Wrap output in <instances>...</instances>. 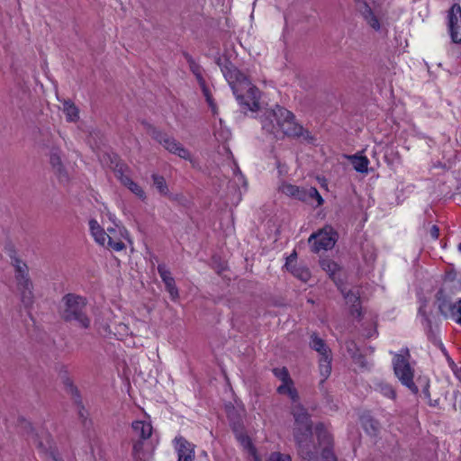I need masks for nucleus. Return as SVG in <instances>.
I'll list each match as a JSON object with an SVG mask.
<instances>
[{"instance_id": "nucleus-1", "label": "nucleus", "mask_w": 461, "mask_h": 461, "mask_svg": "<svg viewBox=\"0 0 461 461\" xmlns=\"http://www.w3.org/2000/svg\"><path fill=\"white\" fill-rule=\"evenodd\" d=\"M222 75L229 83L238 103L246 110L255 112L259 109L260 92L250 80L229 59H216Z\"/></svg>"}, {"instance_id": "nucleus-2", "label": "nucleus", "mask_w": 461, "mask_h": 461, "mask_svg": "<svg viewBox=\"0 0 461 461\" xmlns=\"http://www.w3.org/2000/svg\"><path fill=\"white\" fill-rule=\"evenodd\" d=\"M292 414L295 422L294 437L302 461H319L317 453L308 440L312 434V423L308 411L301 404H296Z\"/></svg>"}, {"instance_id": "nucleus-3", "label": "nucleus", "mask_w": 461, "mask_h": 461, "mask_svg": "<svg viewBox=\"0 0 461 461\" xmlns=\"http://www.w3.org/2000/svg\"><path fill=\"white\" fill-rule=\"evenodd\" d=\"M86 298L76 294H67L61 299L59 308L60 318L69 323L82 329H88L91 325V320L86 312Z\"/></svg>"}, {"instance_id": "nucleus-4", "label": "nucleus", "mask_w": 461, "mask_h": 461, "mask_svg": "<svg viewBox=\"0 0 461 461\" xmlns=\"http://www.w3.org/2000/svg\"><path fill=\"white\" fill-rule=\"evenodd\" d=\"M273 116L277 117V130H280L285 136L294 139L302 138L309 143L313 141L314 139L311 133L298 124L293 113L285 107L276 105V113Z\"/></svg>"}, {"instance_id": "nucleus-5", "label": "nucleus", "mask_w": 461, "mask_h": 461, "mask_svg": "<svg viewBox=\"0 0 461 461\" xmlns=\"http://www.w3.org/2000/svg\"><path fill=\"white\" fill-rule=\"evenodd\" d=\"M410 351L408 348L402 349L401 353L395 354L393 359V371L401 383L408 387L413 393L419 392L413 382L414 370L410 365Z\"/></svg>"}, {"instance_id": "nucleus-6", "label": "nucleus", "mask_w": 461, "mask_h": 461, "mask_svg": "<svg viewBox=\"0 0 461 461\" xmlns=\"http://www.w3.org/2000/svg\"><path fill=\"white\" fill-rule=\"evenodd\" d=\"M148 133L159 142L164 148L169 152L177 155L178 157L191 160L192 156L188 149H186L179 141L176 139L169 137L167 133L162 132L156 127L149 123H145Z\"/></svg>"}, {"instance_id": "nucleus-7", "label": "nucleus", "mask_w": 461, "mask_h": 461, "mask_svg": "<svg viewBox=\"0 0 461 461\" xmlns=\"http://www.w3.org/2000/svg\"><path fill=\"white\" fill-rule=\"evenodd\" d=\"M310 347L320 355L319 368L323 379H327L331 373V351L326 342L316 333L311 335Z\"/></svg>"}, {"instance_id": "nucleus-8", "label": "nucleus", "mask_w": 461, "mask_h": 461, "mask_svg": "<svg viewBox=\"0 0 461 461\" xmlns=\"http://www.w3.org/2000/svg\"><path fill=\"white\" fill-rule=\"evenodd\" d=\"M337 241V233L330 229V230H320L318 233H312L308 242L312 247V251L314 253L320 252L321 249H331Z\"/></svg>"}, {"instance_id": "nucleus-9", "label": "nucleus", "mask_w": 461, "mask_h": 461, "mask_svg": "<svg viewBox=\"0 0 461 461\" xmlns=\"http://www.w3.org/2000/svg\"><path fill=\"white\" fill-rule=\"evenodd\" d=\"M317 439L320 447H322L321 458L322 461H338L337 456L333 452V438L327 431L322 423H319L315 427Z\"/></svg>"}, {"instance_id": "nucleus-10", "label": "nucleus", "mask_w": 461, "mask_h": 461, "mask_svg": "<svg viewBox=\"0 0 461 461\" xmlns=\"http://www.w3.org/2000/svg\"><path fill=\"white\" fill-rule=\"evenodd\" d=\"M448 30L453 42L461 43V6L454 4L447 12Z\"/></svg>"}, {"instance_id": "nucleus-11", "label": "nucleus", "mask_w": 461, "mask_h": 461, "mask_svg": "<svg viewBox=\"0 0 461 461\" xmlns=\"http://www.w3.org/2000/svg\"><path fill=\"white\" fill-rule=\"evenodd\" d=\"M177 452V461H194L195 456V446L187 441L184 437L178 436L174 439Z\"/></svg>"}, {"instance_id": "nucleus-12", "label": "nucleus", "mask_w": 461, "mask_h": 461, "mask_svg": "<svg viewBox=\"0 0 461 461\" xmlns=\"http://www.w3.org/2000/svg\"><path fill=\"white\" fill-rule=\"evenodd\" d=\"M66 392L71 396L74 403L78 408V416L82 420L83 422L86 420V411L85 410V407L82 402L81 395L79 393V391L76 385L72 383V381L69 378H67L64 381Z\"/></svg>"}, {"instance_id": "nucleus-13", "label": "nucleus", "mask_w": 461, "mask_h": 461, "mask_svg": "<svg viewBox=\"0 0 461 461\" xmlns=\"http://www.w3.org/2000/svg\"><path fill=\"white\" fill-rule=\"evenodd\" d=\"M158 272L165 284L167 291L169 293L172 299L178 297V289L176 285L175 279L171 276V272L167 268L165 264H159L158 266Z\"/></svg>"}, {"instance_id": "nucleus-14", "label": "nucleus", "mask_w": 461, "mask_h": 461, "mask_svg": "<svg viewBox=\"0 0 461 461\" xmlns=\"http://www.w3.org/2000/svg\"><path fill=\"white\" fill-rule=\"evenodd\" d=\"M115 175L119 178L121 183L129 190H131V192H132L140 199H141L142 201L146 199V194L144 190L137 183H135L129 176L124 175L122 167L115 169Z\"/></svg>"}, {"instance_id": "nucleus-15", "label": "nucleus", "mask_w": 461, "mask_h": 461, "mask_svg": "<svg viewBox=\"0 0 461 461\" xmlns=\"http://www.w3.org/2000/svg\"><path fill=\"white\" fill-rule=\"evenodd\" d=\"M183 56L185 57V60L187 61L189 65V68L192 71V73L195 76L196 79L198 80L199 84L203 86V93L206 96V99L210 104L213 108L211 95L208 94V90L204 86V79L202 76V68L201 67L194 61V59L192 58V56L187 53L184 52Z\"/></svg>"}, {"instance_id": "nucleus-16", "label": "nucleus", "mask_w": 461, "mask_h": 461, "mask_svg": "<svg viewBox=\"0 0 461 461\" xmlns=\"http://www.w3.org/2000/svg\"><path fill=\"white\" fill-rule=\"evenodd\" d=\"M436 300L439 312L446 318L453 316L454 307L456 303H453L446 295L443 289H439L436 294Z\"/></svg>"}, {"instance_id": "nucleus-17", "label": "nucleus", "mask_w": 461, "mask_h": 461, "mask_svg": "<svg viewBox=\"0 0 461 461\" xmlns=\"http://www.w3.org/2000/svg\"><path fill=\"white\" fill-rule=\"evenodd\" d=\"M89 229L95 240L101 246H105L110 234L104 231L98 221L95 219L89 221Z\"/></svg>"}, {"instance_id": "nucleus-18", "label": "nucleus", "mask_w": 461, "mask_h": 461, "mask_svg": "<svg viewBox=\"0 0 461 461\" xmlns=\"http://www.w3.org/2000/svg\"><path fill=\"white\" fill-rule=\"evenodd\" d=\"M274 113H276V107L267 111L261 120L263 130L271 134L277 132V117H274Z\"/></svg>"}, {"instance_id": "nucleus-19", "label": "nucleus", "mask_w": 461, "mask_h": 461, "mask_svg": "<svg viewBox=\"0 0 461 461\" xmlns=\"http://www.w3.org/2000/svg\"><path fill=\"white\" fill-rule=\"evenodd\" d=\"M236 438L242 447L253 457L254 461H262L258 455L257 448L252 444L251 439L248 435L240 432L236 434Z\"/></svg>"}, {"instance_id": "nucleus-20", "label": "nucleus", "mask_w": 461, "mask_h": 461, "mask_svg": "<svg viewBox=\"0 0 461 461\" xmlns=\"http://www.w3.org/2000/svg\"><path fill=\"white\" fill-rule=\"evenodd\" d=\"M280 191L285 195L295 198L299 201L303 202V200H305V188H301L297 185L285 183L280 186Z\"/></svg>"}, {"instance_id": "nucleus-21", "label": "nucleus", "mask_w": 461, "mask_h": 461, "mask_svg": "<svg viewBox=\"0 0 461 461\" xmlns=\"http://www.w3.org/2000/svg\"><path fill=\"white\" fill-rule=\"evenodd\" d=\"M50 161L53 168L59 174V176H66L64 167L60 158V150L58 148H53L50 151Z\"/></svg>"}, {"instance_id": "nucleus-22", "label": "nucleus", "mask_w": 461, "mask_h": 461, "mask_svg": "<svg viewBox=\"0 0 461 461\" xmlns=\"http://www.w3.org/2000/svg\"><path fill=\"white\" fill-rule=\"evenodd\" d=\"M14 278L16 281L18 293L23 290L34 289V285L30 277L29 272L24 274V271H22V275H14Z\"/></svg>"}, {"instance_id": "nucleus-23", "label": "nucleus", "mask_w": 461, "mask_h": 461, "mask_svg": "<svg viewBox=\"0 0 461 461\" xmlns=\"http://www.w3.org/2000/svg\"><path fill=\"white\" fill-rule=\"evenodd\" d=\"M354 169L359 173H366L369 160L365 156L353 155L349 157Z\"/></svg>"}, {"instance_id": "nucleus-24", "label": "nucleus", "mask_w": 461, "mask_h": 461, "mask_svg": "<svg viewBox=\"0 0 461 461\" xmlns=\"http://www.w3.org/2000/svg\"><path fill=\"white\" fill-rule=\"evenodd\" d=\"M289 272L293 274L294 276L300 279L301 281L306 283L311 278V272L310 270L301 265H294L289 268H286Z\"/></svg>"}, {"instance_id": "nucleus-25", "label": "nucleus", "mask_w": 461, "mask_h": 461, "mask_svg": "<svg viewBox=\"0 0 461 461\" xmlns=\"http://www.w3.org/2000/svg\"><path fill=\"white\" fill-rule=\"evenodd\" d=\"M132 429L140 433L141 439L149 438L152 434V426L141 420H136L132 423Z\"/></svg>"}, {"instance_id": "nucleus-26", "label": "nucleus", "mask_w": 461, "mask_h": 461, "mask_svg": "<svg viewBox=\"0 0 461 461\" xmlns=\"http://www.w3.org/2000/svg\"><path fill=\"white\" fill-rule=\"evenodd\" d=\"M9 257L12 260V266L14 267V275H22V271H24V274L29 272L27 264L16 257V252L14 249H11Z\"/></svg>"}, {"instance_id": "nucleus-27", "label": "nucleus", "mask_w": 461, "mask_h": 461, "mask_svg": "<svg viewBox=\"0 0 461 461\" xmlns=\"http://www.w3.org/2000/svg\"><path fill=\"white\" fill-rule=\"evenodd\" d=\"M360 14L371 28H373L375 31L380 30V22L370 6L366 9V11H363V13H361Z\"/></svg>"}, {"instance_id": "nucleus-28", "label": "nucleus", "mask_w": 461, "mask_h": 461, "mask_svg": "<svg viewBox=\"0 0 461 461\" xmlns=\"http://www.w3.org/2000/svg\"><path fill=\"white\" fill-rule=\"evenodd\" d=\"M63 105L67 120L76 122L79 118L77 107L69 100L65 101Z\"/></svg>"}, {"instance_id": "nucleus-29", "label": "nucleus", "mask_w": 461, "mask_h": 461, "mask_svg": "<svg viewBox=\"0 0 461 461\" xmlns=\"http://www.w3.org/2000/svg\"><path fill=\"white\" fill-rule=\"evenodd\" d=\"M33 290L28 289L19 292L21 303L26 310L31 309L34 303L35 296Z\"/></svg>"}, {"instance_id": "nucleus-30", "label": "nucleus", "mask_w": 461, "mask_h": 461, "mask_svg": "<svg viewBox=\"0 0 461 461\" xmlns=\"http://www.w3.org/2000/svg\"><path fill=\"white\" fill-rule=\"evenodd\" d=\"M362 425L366 431L371 435H375L379 430V422L370 416L362 418Z\"/></svg>"}, {"instance_id": "nucleus-31", "label": "nucleus", "mask_w": 461, "mask_h": 461, "mask_svg": "<svg viewBox=\"0 0 461 461\" xmlns=\"http://www.w3.org/2000/svg\"><path fill=\"white\" fill-rule=\"evenodd\" d=\"M305 200L304 203H311L313 200L317 201V205H321L323 203V199L320 194L319 191L315 187H310L308 189L305 188L304 191Z\"/></svg>"}, {"instance_id": "nucleus-32", "label": "nucleus", "mask_w": 461, "mask_h": 461, "mask_svg": "<svg viewBox=\"0 0 461 461\" xmlns=\"http://www.w3.org/2000/svg\"><path fill=\"white\" fill-rule=\"evenodd\" d=\"M321 267L327 272L330 276L335 275V273L339 270V266L337 263L332 261L330 258H322L320 260Z\"/></svg>"}, {"instance_id": "nucleus-33", "label": "nucleus", "mask_w": 461, "mask_h": 461, "mask_svg": "<svg viewBox=\"0 0 461 461\" xmlns=\"http://www.w3.org/2000/svg\"><path fill=\"white\" fill-rule=\"evenodd\" d=\"M153 184L161 194H167L168 187L167 185L164 176L153 174L152 175Z\"/></svg>"}, {"instance_id": "nucleus-34", "label": "nucleus", "mask_w": 461, "mask_h": 461, "mask_svg": "<svg viewBox=\"0 0 461 461\" xmlns=\"http://www.w3.org/2000/svg\"><path fill=\"white\" fill-rule=\"evenodd\" d=\"M22 422L24 423V428L28 429V430L32 433V441L37 446V447H39L41 450H45L46 446L43 444L41 440L38 438V434L34 433L33 428L32 427L31 423L27 422L25 420H23Z\"/></svg>"}, {"instance_id": "nucleus-35", "label": "nucleus", "mask_w": 461, "mask_h": 461, "mask_svg": "<svg viewBox=\"0 0 461 461\" xmlns=\"http://www.w3.org/2000/svg\"><path fill=\"white\" fill-rule=\"evenodd\" d=\"M104 247L115 251H121L125 249V244L120 240H114V239L110 235Z\"/></svg>"}, {"instance_id": "nucleus-36", "label": "nucleus", "mask_w": 461, "mask_h": 461, "mask_svg": "<svg viewBox=\"0 0 461 461\" xmlns=\"http://www.w3.org/2000/svg\"><path fill=\"white\" fill-rule=\"evenodd\" d=\"M378 389L380 393L384 395L385 397H388L390 399H394L396 396V393L394 389L392 387V385L388 384L381 383L378 384Z\"/></svg>"}, {"instance_id": "nucleus-37", "label": "nucleus", "mask_w": 461, "mask_h": 461, "mask_svg": "<svg viewBox=\"0 0 461 461\" xmlns=\"http://www.w3.org/2000/svg\"><path fill=\"white\" fill-rule=\"evenodd\" d=\"M346 348L352 358H357V357L361 356L359 354V349L357 348V345L354 340L346 341Z\"/></svg>"}, {"instance_id": "nucleus-38", "label": "nucleus", "mask_w": 461, "mask_h": 461, "mask_svg": "<svg viewBox=\"0 0 461 461\" xmlns=\"http://www.w3.org/2000/svg\"><path fill=\"white\" fill-rule=\"evenodd\" d=\"M275 375L279 378L283 383L291 382L289 373L285 367L275 368L273 370Z\"/></svg>"}, {"instance_id": "nucleus-39", "label": "nucleus", "mask_w": 461, "mask_h": 461, "mask_svg": "<svg viewBox=\"0 0 461 461\" xmlns=\"http://www.w3.org/2000/svg\"><path fill=\"white\" fill-rule=\"evenodd\" d=\"M267 461H291V456L280 452H273L270 454Z\"/></svg>"}, {"instance_id": "nucleus-40", "label": "nucleus", "mask_w": 461, "mask_h": 461, "mask_svg": "<svg viewBox=\"0 0 461 461\" xmlns=\"http://www.w3.org/2000/svg\"><path fill=\"white\" fill-rule=\"evenodd\" d=\"M425 307H426V303H422L420 308H419V314L422 316L423 318V321L425 322L427 328L429 330H431V321L429 317V315L427 314L426 311H425Z\"/></svg>"}, {"instance_id": "nucleus-41", "label": "nucleus", "mask_w": 461, "mask_h": 461, "mask_svg": "<svg viewBox=\"0 0 461 461\" xmlns=\"http://www.w3.org/2000/svg\"><path fill=\"white\" fill-rule=\"evenodd\" d=\"M450 318L454 319L457 323L461 324V299L454 307L453 316Z\"/></svg>"}, {"instance_id": "nucleus-42", "label": "nucleus", "mask_w": 461, "mask_h": 461, "mask_svg": "<svg viewBox=\"0 0 461 461\" xmlns=\"http://www.w3.org/2000/svg\"><path fill=\"white\" fill-rule=\"evenodd\" d=\"M142 449H143V441L142 440H138L137 442H135L133 444L132 454L136 460H138V458L140 457V453L142 451Z\"/></svg>"}, {"instance_id": "nucleus-43", "label": "nucleus", "mask_w": 461, "mask_h": 461, "mask_svg": "<svg viewBox=\"0 0 461 461\" xmlns=\"http://www.w3.org/2000/svg\"><path fill=\"white\" fill-rule=\"evenodd\" d=\"M369 5L366 0H355V9L357 13L361 14L363 11H366Z\"/></svg>"}, {"instance_id": "nucleus-44", "label": "nucleus", "mask_w": 461, "mask_h": 461, "mask_svg": "<svg viewBox=\"0 0 461 461\" xmlns=\"http://www.w3.org/2000/svg\"><path fill=\"white\" fill-rule=\"evenodd\" d=\"M345 299L347 303H351V305L360 302L359 296L351 291L345 295Z\"/></svg>"}, {"instance_id": "nucleus-45", "label": "nucleus", "mask_w": 461, "mask_h": 461, "mask_svg": "<svg viewBox=\"0 0 461 461\" xmlns=\"http://www.w3.org/2000/svg\"><path fill=\"white\" fill-rule=\"evenodd\" d=\"M296 258H297V254L295 251H294L289 257H287L285 267L286 268H289V267L296 265Z\"/></svg>"}, {"instance_id": "nucleus-46", "label": "nucleus", "mask_w": 461, "mask_h": 461, "mask_svg": "<svg viewBox=\"0 0 461 461\" xmlns=\"http://www.w3.org/2000/svg\"><path fill=\"white\" fill-rule=\"evenodd\" d=\"M290 384H292V381L291 382L283 383L280 386H278L277 392L280 394H286V393H288L289 391L292 389V387L290 386Z\"/></svg>"}, {"instance_id": "nucleus-47", "label": "nucleus", "mask_w": 461, "mask_h": 461, "mask_svg": "<svg viewBox=\"0 0 461 461\" xmlns=\"http://www.w3.org/2000/svg\"><path fill=\"white\" fill-rule=\"evenodd\" d=\"M350 312L353 316L359 318L362 314L360 308V302L357 303H353L350 307Z\"/></svg>"}, {"instance_id": "nucleus-48", "label": "nucleus", "mask_w": 461, "mask_h": 461, "mask_svg": "<svg viewBox=\"0 0 461 461\" xmlns=\"http://www.w3.org/2000/svg\"><path fill=\"white\" fill-rule=\"evenodd\" d=\"M376 333H377V330H376L375 326H372L370 324V328L365 329V330L363 332V336L366 339H369V338H372L373 336H375Z\"/></svg>"}, {"instance_id": "nucleus-49", "label": "nucleus", "mask_w": 461, "mask_h": 461, "mask_svg": "<svg viewBox=\"0 0 461 461\" xmlns=\"http://www.w3.org/2000/svg\"><path fill=\"white\" fill-rule=\"evenodd\" d=\"M430 235L433 239H438L439 235V229L438 226L433 225L430 229Z\"/></svg>"}, {"instance_id": "nucleus-50", "label": "nucleus", "mask_w": 461, "mask_h": 461, "mask_svg": "<svg viewBox=\"0 0 461 461\" xmlns=\"http://www.w3.org/2000/svg\"><path fill=\"white\" fill-rule=\"evenodd\" d=\"M287 394L291 397V399H292L293 401H296V400H297V398H298L297 392H296V390H295L294 388H293V387H292V389L289 391V393H288Z\"/></svg>"}, {"instance_id": "nucleus-51", "label": "nucleus", "mask_w": 461, "mask_h": 461, "mask_svg": "<svg viewBox=\"0 0 461 461\" xmlns=\"http://www.w3.org/2000/svg\"><path fill=\"white\" fill-rule=\"evenodd\" d=\"M107 231H108V234H110V235H111L112 233L115 232V230H114L113 228H109V229L107 230Z\"/></svg>"}, {"instance_id": "nucleus-52", "label": "nucleus", "mask_w": 461, "mask_h": 461, "mask_svg": "<svg viewBox=\"0 0 461 461\" xmlns=\"http://www.w3.org/2000/svg\"><path fill=\"white\" fill-rule=\"evenodd\" d=\"M53 460L54 461H62L61 459H59V457H57L56 456H53Z\"/></svg>"}, {"instance_id": "nucleus-53", "label": "nucleus", "mask_w": 461, "mask_h": 461, "mask_svg": "<svg viewBox=\"0 0 461 461\" xmlns=\"http://www.w3.org/2000/svg\"><path fill=\"white\" fill-rule=\"evenodd\" d=\"M458 250L461 252V242L458 244Z\"/></svg>"}]
</instances>
